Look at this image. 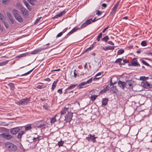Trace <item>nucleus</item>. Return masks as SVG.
<instances>
[{"instance_id":"21","label":"nucleus","mask_w":152,"mask_h":152,"mask_svg":"<svg viewBox=\"0 0 152 152\" xmlns=\"http://www.w3.org/2000/svg\"><path fill=\"white\" fill-rule=\"evenodd\" d=\"M110 90L114 93H116L118 91V89L115 86L112 87L111 88Z\"/></svg>"},{"instance_id":"47","label":"nucleus","mask_w":152,"mask_h":152,"mask_svg":"<svg viewBox=\"0 0 152 152\" xmlns=\"http://www.w3.org/2000/svg\"><path fill=\"white\" fill-rule=\"evenodd\" d=\"M141 62L142 63L147 66H150L149 64L144 60H142Z\"/></svg>"},{"instance_id":"5","label":"nucleus","mask_w":152,"mask_h":152,"mask_svg":"<svg viewBox=\"0 0 152 152\" xmlns=\"http://www.w3.org/2000/svg\"><path fill=\"white\" fill-rule=\"evenodd\" d=\"M73 113L71 112H68L65 116L64 120L66 122H70L72 119Z\"/></svg>"},{"instance_id":"55","label":"nucleus","mask_w":152,"mask_h":152,"mask_svg":"<svg viewBox=\"0 0 152 152\" xmlns=\"http://www.w3.org/2000/svg\"><path fill=\"white\" fill-rule=\"evenodd\" d=\"M116 82H114V83H112V79L111 78L110 81V86H113V85L115 84L116 83Z\"/></svg>"},{"instance_id":"45","label":"nucleus","mask_w":152,"mask_h":152,"mask_svg":"<svg viewBox=\"0 0 152 152\" xmlns=\"http://www.w3.org/2000/svg\"><path fill=\"white\" fill-rule=\"evenodd\" d=\"M36 1V0H29L28 1V2L32 5H34V2Z\"/></svg>"},{"instance_id":"28","label":"nucleus","mask_w":152,"mask_h":152,"mask_svg":"<svg viewBox=\"0 0 152 152\" xmlns=\"http://www.w3.org/2000/svg\"><path fill=\"white\" fill-rule=\"evenodd\" d=\"M109 39V37L108 36H106L102 38L101 39L102 41L107 42Z\"/></svg>"},{"instance_id":"41","label":"nucleus","mask_w":152,"mask_h":152,"mask_svg":"<svg viewBox=\"0 0 152 152\" xmlns=\"http://www.w3.org/2000/svg\"><path fill=\"white\" fill-rule=\"evenodd\" d=\"M122 58H119L117 59L115 61V63H119L120 64L122 61Z\"/></svg>"},{"instance_id":"33","label":"nucleus","mask_w":152,"mask_h":152,"mask_svg":"<svg viewBox=\"0 0 152 152\" xmlns=\"http://www.w3.org/2000/svg\"><path fill=\"white\" fill-rule=\"evenodd\" d=\"M124 50L123 49H120L118 50L117 52V54L118 55H120L124 53Z\"/></svg>"},{"instance_id":"14","label":"nucleus","mask_w":152,"mask_h":152,"mask_svg":"<svg viewBox=\"0 0 152 152\" xmlns=\"http://www.w3.org/2000/svg\"><path fill=\"white\" fill-rule=\"evenodd\" d=\"M131 63L132 64L133 66H140V65L138 63L137 60V59L136 58H134L133 59H132Z\"/></svg>"},{"instance_id":"64","label":"nucleus","mask_w":152,"mask_h":152,"mask_svg":"<svg viewBox=\"0 0 152 152\" xmlns=\"http://www.w3.org/2000/svg\"><path fill=\"white\" fill-rule=\"evenodd\" d=\"M61 70L60 69H54V70H52L51 71V72H55V71H59Z\"/></svg>"},{"instance_id":"12","label":"nucleus","mask_w":152,"mask_h":152,"mask_svg":"<svg viewBox=\"0 0 152 152\" xmlns=\"http://www.w3.org/2000/svg\"><path fill=\"white\" fill-rule=\"evenodd\" d=\"M141 84L145 88H148L151 87V84L146 81H143Z\"/></svg>"},{"instance_id":"43","label":"nucleus","mask_w":152,"mask_h":152,"mask_svg":"<svg viewBox=\"0 0 152 152\" xmlns=\"http://www.w3.org/2000/svg\"><path fill=\"white\" fill-rule=\"evenodd\" d=\"M86 22L87 23L88 25L91 24L92 23V19L91 18L87 20Z\"/></svg>"},{"instance_id":"46","label":"nucleus","mask_w":152,"mask_h":152,"mask_svg":"<svg viewBox=\"0 0 152 152\" xmlns=\"http://www.w3.org/2000/svg\"><path fill=\"white\" fill-rule=\"evenodd\" d=\"M88 25L87 24V23L85 22L81 26V28H83L86 26Z\"/></svg>"},{"instance_id":"4","label":"nucleus","mask_w":152,"mask_h":152,"mask_svg":"<svg viewBox=\"0 0 152 152\" xmlns=\"http://www.w3.org/2000/svg\"><path fill=\"white\" fill-rule=\"evenodd\" d=\"M12 11L16 20L20 23L22 22H23V18L19 14L18 11L15 9H13Z\"/></svg>"},{"instance_id":"22","label":"nucleus","mask_w":152,"mask_h":152,"mask_svg":"<svg viewBox=\"0 0 152 152\" xmlns=\"http://www.w3.org/2000/svg\"><path fill=\"white\" fill-rule=\"evenodd\" d=\"M68 109V108H66V107H64L61 111V114L64 115L65 114L66 112Z\"/></svg>"},{"instance_id":"17","label":"nucleus","mask_w":152,"mask_h":152,"mask_svg":"<svg viewBox=\"0 0 152 152\" xmlns=\"http://www.w3.org/2000/svg\"><path fill=\"white\" fill-rule=\"evenodd\" d=\"M57 116V114L55 115L53 117L50 118V123L51 124L55 123L56 121V118Z\"/></svg>"},{"instance_id":"48","label":"nucleus","mask_w":152,"mask_h":152,"mask_svg":"<svg viewBox=\"0 0 152 152\" xmlns=\"http://www.w3.org/2000/svg\"><path fill=\"white\" fill-rule=\"evenodd\" d=\"M43 107L46 110H48V107L47 104H44L43 106Z\"/></svg>"},{"instance_id":"62","label":"nucleus","mask_w":152,"mask_h":152,"mask_svg":"<svg viewBox=\"0 0 152 152\" xmlns=\"http://www.w3.org/2000/svg\"><path fill=\"white\" fill-rule=\"evenodd\" d=\"M9 19H10V20L11 21L12 23L13 24L14 23V20L12 18V17L9 18Z\"/></svg>"},{"instance_id":"9","label":"nucleus","mask_w":152,"mask_h":152,"mask_svg":"<svg viewBox=\"0 0 152 152\" xmlns=\"http://www.w3.org/2000/svg\"><path fill=\"white\" fill-rule=\"evenodd\" d=\"M119 1H118L114 6L113 8L112 9V11L110 12V15H113L116 13L118 7V6Z\"/></svg>"},{"instance_id":"52","label":"nucleus","mask_w":152,"mask_h":152,"mask_svg":"<svg viewBox=\"0 0 152 152\" xmlns=\"http://www.w3.org/2000/svg\"><path fill=\"white\" fill-rule=\"evenodd\" d=\"M57 92L60 94H61L63 93L62 88H60L57 91Z\"/></svg>"},{"instance_id":"54","label":"nucleus","mask_w":152,"mask_h":152,"mask_svg":"<svg viewBox=\"0 0 152 152\" xmlns=\"http://www.w3.org/2000/svg\"><path fill=\"white\" fill-rule=\"evenodd\" d=\"M102 13V12H101L100 11H99V10H97L96 11V15H101Z\"/></svg>"},{"instance_id":"50","label":"nucleus","mask_w":152,"mask_h":152,"mask_svg":"<svg viewBox=\"0 0 152 152\" xmlns=\"http://www.w3.org/2000/svg\"><path fill=\"white\" fill-rule=\"evenodd\" d=\"M2 22L4 23L5 27L7 28H9V25L4 20H2Z\"/></svg>"},{"instance_id":"15","label":"nucleus","mask_w":152,"mask_h":152,"mask_svg":"<svg viewBox=\"0 0 152 152\" xmlns=\"http://www.w3.org/2000/svg\"><path fill=\"white\" fill-rule=\"evenodd\" d=\"M80 28H79L77 27L74 28L69 32V33L67 34V36H69L70 35Z\"/></svg>"},{"instance_id":"6","label":"nucleus","mask_w":152,"mask_h":152,"mask_svg":"<svg viewBox=\"0 0 152 152\" xmlns=\"http://www.w3.org/2000/svg\"><path fill=\"white\" fill-rule=\"evenodd\" d=\"M77 86V84H75L71 85L69 86L67 88L64 90V94H65L68 93L73 92V91H71V90L75 88Z\"/></svg>"},{"instance_id":"37","label":"nucleus","mask_w":152,"mask_h":152,"mask_svg":"<svg viewBox=\"0 0 152 152\" xmlns=\"http://www.w3.org/2000/svg\"><path fill=\"white\" fill-rule=\"evenodd\" d=\"M141 45L142 46H145L147 45V42L146 41H142L141 43Z\"/></svg>"},{"instance_id":"18","label":"nucleus","mask_w":152,"mask_h":152,"mask_svg":"<svg viewBox=\"0 0 152 152\" xmlns=\"http://www.w3.org/2000/svg\"><path fill=\"white\" fill-rule=\"evenodd\" d=\"M58 82V80H56L54 81L53 83L51 88L52 91L54 90L56 88L57 83Z\"/></svg>"},{"instance_id":"19","label":"nucleus","mask_w":152,"mask_h":152,"mask_svg":"<svg viewBox=\"0 0 152 152\" xmlns=\"http://www.w3.org/2000/svg\"><path fill=\"white\" fill-rule=\"evenodd\" d=\"M43 139V137L40 136L39 135H38L37 137L34 138L33 139V142H36V140H37V143H38L40 140Z\"/></svg>"},{"instance_id":"36","label":"nucleus","mask_w":152,"mask_h":152,"mask_svg":"<svg viewBox=\"0 0 152 152\" xmlns=\"http://www.w3.org/2000/svg\"><path fill=\"white\" fill-rule=\"evenodd\" d=\"M0 19L2 22V20H5V18L4 16L0 12Z\"/></svg>"},{"instance_id":"59","label":"nucleus","mask_w":152,"mask_h":152,"mask_svg":"<svg viewBox=\"0 0 152 152\" xmlns=\"http://www.w3.org/2000/svg\"><path fill=\"white\" fill-rule=\"evenodd\" d=\"M63 32H62L59 33H58L57 35V37H59L61 36L63 34Z\"/></svg>"},{"instance_id":"25","label":"nucleus","mask_w":152,"mask_h":152,"mask_svg":"<svg viewBox=\"0 0 152 152\" xmlns=\"http://www.w3.org/2000/svg\"><path fill=\"white\" fill-rule=\"evenodd\" d=\"M46 125L44 123H42L37 126L38 128H40L42 129H44L46 128Z\"/></svg>"},{"instance_id":"44","label":"nucleus","mask_w":152,"mask_h":152,"mask_svg":"<svg viewBox=\"0 0 152 152\" xmlns=\"http://www.w3.org/2000/svg\"><path fill=\"white\" fill-rule=\"evenodd\" d=\"M16 6L18 8H19L20 10H21V8L24 7L22 6L20 4L18 3H17Z\"/></svg>"},{"instance_id":"8","label":"nucleus","mask_w":152,"mask_h":152,"mask_svg":"<svg viewBox=\"0 0 152 152\" xmlns=\"http://www.w3.org/2000/svg\"><path fill=\"white\" fill-rule=\"evenodd\" d=\"M45 46H44V47L43 48H38L34 50L31 52V54H36L38 53L39 52H40L42 50H44V49L49 48V47H45Z\"/></svg>"},{"instance_id":"53","label":"nucleus","mask_w":152,"mask_h":152,"mask_svg":"<svg viewBox=\"0 0 152 152\" xmlns=\"http://www.w3.org/2000/svg\"><path fill=\"white\" fill-rule=\"evenodd\" d=\"M7 17L9 19L12 17V16L10 14V13L8 12H7Z\"/></svg>"},{"instance_id":"2","label":"nucleus","mask_w":152,"mask_h":152,"mask_svg":"<svg viewBox=\"0 0 152 152\" xmlns=\"http://www.w3.org/2000/svg\"><path fill=\"white\" fill-rule=\"evenodd\" d=\"M30 100V98L27 97L22 99L21 100L16 102L15 103L19 105H26L27 104Z\"/></svg>"},{"instance_id":"10","label":"nucleus","mask_w":152,"mask_h":152,"mask_svg":"<svg viewBox=\"0 0 152 152\" xmlns=\"http://www.w3.org/2000/svg\"><path fill=\"white\" fill-rule=\"evenodd\" d=\"M23 15L25 17H27L29 15L28 11L25 8H22L20 10Z\"/></svg>"},{"instance_id":"58","label":"nucleus","mask_w":152,"mask_h":152,"mask_svg":"<svg viewBox=\"0 0 152 152\" xmlns=\"http://www.w3.org/2000/svg\"><path fill=\"white\" fill-rule=\"evenodd\" d=\"M106 91L104 89H103L100 91L99 92V94H103V93H105Z\"/></svg>"},{"instance_id":"20","label":"nucleus","mask_w":152,"mask_h":152,"mask_svg":"<svg viewBox=\"0 0 152 152\" xmlns=\"http://www.w3.org/2000/svg\"><path fill=\"white\" fill-rule=\"evenodd\" d=\"M66 12L64 11H62L61 12L55 15L54 17L53 18H58V17H61Z\"/></svg>"},{"instance_id":"24","label":"nucleus","mask_w":152,"mask_h":152,"mask_svg":"<svg viewBox=\"0 0 152 152\" xmlns=\"http://www.w3.org/2000/svg\"><path fill=\"white\" fill-rule=\"evenodd\" d=\"M133 82L132 80H128L126 82V86L129 88L132 87L133 85Z\"/></svg>"},{"instance_id":"51","label":"nucleus","mask_w":152,"mask_h":152,"mask_svg":"<svg viewBox=\"0 0 152 152\" xmlns=\"http://www.w3.org/2000/svg\"><path fill=\"white\" fill-rule=\"evenodd\" d=\"M148 77H146L145 76H142L141 77H140V79L141 80H142L143 81H145V80L147 79V78H148Z\"/></svg>"},{"instance_id":"11","label":"nucleus","mask_w":152,"mask_h":152,"mask_svg":"<svg viewBox=\"0 0 152 152\" xmlns=\"http://www.w3.org/2000/svg\"><path fill=\"white\" fill-rule=\"evenodd\" d=\"M20 130L19 127H15L11 129L10 132L13 135H15Z\"/></svg>"},{"instance_id":"30","label":"nucleus","mask_w":152,"mask_h":152,"mask_svg":"<svg viewBox=\"0 0 152 152\" xmlns=\"http://www.w3.org/2000/svg\"><path fill=\"white\" fill-rule=\"evenodd\" d=\"M28 55L27 53H23L18 56L16 57V58H21L23 57L26 56Z\"/></svg>"},{"instance_id":"35","label":"nucleus","mask_w":152,"mask_h":152,"mask_svg":"<svg viewBox=\"0 0 152 152\" xmlns=\"http://www.w3.org/2000/svg\"><path fill=\"white\" fill-rule=\"evenodd\" d=\"M98 95H91V99L93 101H94L96 98L98 97Z\"/></svg>"},{"instance_id":"56","label":"nucleus","mask_w":152,"mask_h":152,"mask_svg":"<svg viewBox=\"0 0 152 152\" xmlns=\"http://www.w3.org/2000/svg\"><path fill=\"white\" fill-rule=\"evenodd\" d=\"M123 60L124 64L128 63L129 62L128 60L126 59H124Z\"/></svg>"},{"instance_id":"16","label":"nucleus","mask_w":152,"mask_h":152,"mask_svg":"<svg viewBox=\"0 0 152 152\" xmlns=\"http://www.w3.org/2000/svg\"><path fill=\"white\" fill-rule=\"evenodd\" d=\"M108 100L107 98H105L103 99L102 100V106L104 107L107 104Z\"/></svg>"},{"instance_id":"29","label":"nucleus","mask_w":152,"mask_h":152,"mask_svg":"<svg viewBox=\"0 0 152 152\" xmlns=\"http://www.w3.org/2000/svg\"><path fill=\"white\" fill-rule=\"evenodd\" d=\"M8 86L10 87L11 90H13L15 88V86L12 83H10L8 84Z\"/></svg>"},{"instance_id":"3","label":"nucleus","mask_w":152,"mask_h":152,"mask_svg":"<svg viewBox=\"0 0 152 152\" xmlns=\"http://www.w3.org/2000/svg\"><path fill=\"white\" fill-rule=\"evenodd\" d=\"M6 147L10 151H15L17 149V147L12 143L8 142L5 144Z\"/></svg>"},{"instance_id":"38","label":"nucleus","mask_w":152,"mask_h":152,"mask_svg":"<svg viewBox=\"0 0 152 152\" xmlns=\"http://www.w3.org/2000/svg\"><path fill=\"white\" fill-rule=\"evenodd\" d=\"M111 47L110 46H106L103 48V49L105 51H107L108 50H110L112 49L111 48Z\"/></svg>"},{"instance_id":"1","label":"nucleus","mask_w":152,"mask_h":152,"mask_svg":"<svg viewBox=\"0 0 152 152\" xmlns=\"http://www.w3.org/2000/svg\"><path fill=\"white\" fill-rule=\"evenodd\" d=\"M93 80L92 78H90L86 82H83L80 83L78 85H77V88L80 89L83 88H86L87 86H89V84L92 83Z\"/></svg>"},{"instance_id":"32","label":"nucleus","mask_w":152,"mask_h":152,"mask_svg":"<svg viewBox=\"0 0 152 152\" xmlns=\"http://www.w3.org/2000/svg\"><path fill=\"white\" fill-rule=\"evenodd\" d=\"M34 68H35V67L33 68V69H32L31 70H30L29 71H28L27 72H26L25 73H24L23 74L21 75L20 76H25V75H28L30 74L34 70Z\"/></svg>"},{"instance_id":"13","label":"nucleus","mask_w":152,"mask_h":152,"mask_svg":"<svg viewBox=\"0 0 152 152\" xmlns=\"http://www.w3.org/2000/svg\"><path fill=\"white\" fill-rule=\"evenodd\" d=\"M118 84L119 87L122 89H124L125 88L126 85L125 82L119 80L118 81Z\"/></svg>"},{"instance_id":"39","label":"nucleus","mask_w":152,"mask_h":152,"mask_svg":"<svg viewBox=\"0 0 152 152\" xmlns=\"http://www.w3.org/2000/svg\"><path fill=\"white\" fill-rule=\"evenodd\" d=\"M64 143V141L61 140L60 141L58 142V145L59 147L62 146Z\"/></svg>"},{"instance_id":"23","label":"nucleus","mask_w":152,"mask_h":152,"mask_svg":"<svg viewBox=\"0 0 152 152\" xmlns=\"http://www.w3.org/2000/svg\"><path fill=\"white\" fill-rule=\"evenodd\" d=\"M23 3L25 5H26L27 9L29 10H31V8L30 6L27 3V2L25 0H23Z\"/></svg>"},{"instance_id":"26","label":"nucleus","mask_w":152,"mask_h":152,"mask_svg":"<svg viewBox=\"0 0 152 152\" xmlns=\"http://www.w3.org/2000/svg\"><path fill=\"white\" fill-rule=\"evenodd\" d=\"M24 133V132L23 131H20L18 134L17 137L18 138H21L22 135Z\"/></svg>"},{"instance_id":"31","label":"nucleus","mask_w":152,"mask_h":152,"mask_svg":"<svg viewBox=\"0 0 152 152\" xmlns=\"http://www.w3.org/2000/svg\"><path fill=\"white\" fill-rule=\"evenodd\" d=\"M94 47V45H91L90 47L86 49L85 50L84 52L85 53H86V52H87L91 50Z\"/></svg>"},{"instance_id":"27","label":"nucleus","mask_w":152,"mask_h":152,"mask_svg":"<svg viewBox=\"0 0 152 152\" xmlns=\"http://www.w3.org/2000/svg\"><path fill=\"white\" fill-rule=\"evenodd\" d=\"M31 129V124H28L25 127L26 131H27Z\"/></svg>"},{"instance_id":"40","label":"nucleus","mask_w":152,"mask_h":152,"mask_svg":"<svg viewBox=\"0 0 152 152\" xmlns=\"http://www.w3.org/2000/svg\"><path fill=\"white\" fill-rule=\"evenodd\" d=\"M10 0H2V3L4 5L7 4L9 2Z\"/></svg>"},{"instance_id":"49","label":"nucleus","mask_w":152,"mask_h":152,"mask_svg":"<svg viewBox=\"0 0 152 152\" xmlns=\"http://www.w3.org/2000/svg\"><path fill=\"white\" fill-rule=\"evenodd\" d=\"M6 134L4 133H2L0 135V136L2 138L6 139Z\"/></svg>"},{"instance_id":"63","label":"nucleus","mask_w":152,"mask_h":152,"mask_svg":"<svg viewBox=\"0 0 152 152\" xmlns=\"http://www.w3.org/2000/svg\"><path fill=\"white\" fill-rule=\"evenodd\" d=\"M108 43L110 45H114V43L111 41H110L108 42Z\"/></svg>"},{"instance_id":"42","label":"nucleus","mask_w":152,"mask_h":152,"mask_svg":"<svg viewBox=\"0 0 152 152\" xmlns=\"http://www.w3.org/2000/svg\"><path fill=\"white\" fill-rule=\"evenodd\" d=\"M12 137V136L10 134H6V140H9L11 139Z\"/></svg>"},{"instance_id":"61","label":"nucleus","mask_w":152,"mask_h":152,"mask_svg":"<svg viewBox=\"0 0 152 152\" xmlns=\"http://www.w3.org/2000/svg\"><path fill=\"white\" fill-rule=\"evenodd\" d=\"M37 88H38L39 89H41L42 88H43V87L42 86L38 85L37 86Z\"/></svg>"},{"instance_id":"34","label":"nucleus","mask_w":152,"mask_h":152,"mask_svg":"<svg viewBox=\"0 0 152 152\" xmlns=\"http://www.w3.org/2000/svg\"><path fill=\"white\" fill-rule=\"evenodd\" d=\"M102 32L100 33L97 36V37L96 38V40L97 41L99 42L100 40V39L102 38Z\"/></svg>"},{"instance_id":"60","label":"nucleus","mask_w":152,"mask_h":152,"mask_svg":"<svg viewBox=\"0 0 152 152\" xmlns=\"http://www.w3.org/2000/svg\"><path fill=\"white\" fill-rule=\"evenodd\" d=\"M109 26H108L107 27L105 28L102 31V33H104L105 31H106V30L109 28Z\"/></svg>"},{"instance_id":"57","label":"nucleus","mask_w":152,"mask_h":152,"mask_svg":"<svg viewBox=\"0 0 152 152\" xmlns=\"http://www.w3.org/2000/svg\"><path fill=\"white\" fill-rule=\"evenodd\" d=\"M76 70L75 69V70H74V76H73V77L75 78H76L77 77V74L76 73Z\"/></svg>"},{"instance_id":"7","label":"nucleus","mask_w":152,"mask_h":152,"mask_svg":"<svg viewBox=\"0 0 152 152\" xmlns=\"http://www.w3.org/2000/svg\"><path fill=\"white\" fill-rule=\"evenodd\" d=\"M96 137H95L94 135L92 136L91 134H89L88 137H86V139L89 142H92L94 143L96 142Z\"/></svg>"}]
</instances>
